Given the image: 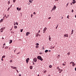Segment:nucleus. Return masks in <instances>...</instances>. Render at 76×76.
Segmentation results:
<instances>
[{
  "instance_id": "40",
  "label": "nucleus",
  "mask_w": 76,
  "mask_h": 76,
  "mask_svg": "<svg viewBox=\"0 0 76 76\" xmlns=\"http://www.w3.org/2000/svg\"><path fill=\"white\" fill-rule=\"evenodd\" d=\"M74 11L73 10H72V13H73V12Z\"/></svg>"
},
{
  "instance_id": "3",
  "label": "nucleus",
  "mask_w": 76,
  "mask_h": 76,
  "mask_svg": "<svg viewBox=\"0 0 76 76\" xmlns=\"http://www.w3.org/2000/svg\"><path fill=\"white\" fill-rule=\"evenodd\" d=\"M11 67L13 69H17V68L16 67H13V66H11Z\"/></svg>"
},
{
  "instance_id": "55",
  "label": "nucleus",
  "mask_w": 76,
  "mask_h": 76,
  "mask_svg": "<svg viewBox=\"0 0 76 76\" xmlns=\"http://www.w3.org/2000/svg\"><path fill=\"white\" fill-rule=\"evenodd\" d=\"M34 15H35V14H36L35 12H34Z\"/></svg>"
},
{
  "instance_id": "27",
  "label": "nucleus",
  "mask_w": 76,
  "mask_h": 76,
  "mask_svg": "<svg viewBox=\"0 0 76 76\" xmlns=\"http://www.w3.org/2000/svg\"><path fill=\"white\" fill-rule=\"evenodd\" d=\"M68 5H69V3H68L67 4H66V7H67V6H68Z\"/></svg>"
},
{
  "instance_id": "24",
  "label": "nucleus",
  "mask_w": 76,
  "mask_h": 76,
  "mask_svg": "<svg viewBox=\"0 0 76 76\" xmlns=\"http://www.w3.org/2000/svg\"><path fill=\"white\" fill-rule=\"evenodd\" d=\"M49 67L50 68H51V67H52V65H50L49 66Z\"/></svg>"
},
{
  "instance_id": "34",
  "label": "nucleus",
  "mask_w": 76,
  "mask_h": 76,
  "mask_svg": "<svg viewBox=\"0 0 76 76\" xmlns=\"http://www.w3.org/2000/svg\"><path fill=\"white\" fill-rule=\"evenodd\" d=\"M13 61H12V60H11L10 61V63H12V62Z\"/></svg>"
},
{
  "instance_id": "4",
  "label": "nucleus",
  "mask_w": 76,
  "mask_h": 76,
  "mask_svg": "<svg viewBox=\"0 0 76 76\" xmlns=\"http://www.w3.org/2000/svg\"><path fill=\"white\" fill-rule=\"evenodd\" d=\"M29 58H27L26 59V63H27V64H28V61H29Z\"/></svg>"
},
{
  "instance_id": "49",
  "label": "nucleus",
  "mask_w": 76,
  "mask_h": 76,
  "mask_svg": "<svg viewBox=\"0 0 76 76\" xmlns=\"http://www.w3.org/2000/svg\"><path fill=\"white\" fill-rule=\"evenodd\" d=\"M32 63H33V64H35V63H34V62L33 61Z\"/></svg>"
},
{
  "instance_id": "10",
  "label": "nucleus",
  "mask_w": 76,
  "mask_h": 76,
  "mask_svg": "<svg viewBox=\"0 0 76 76\" xmlns=\"http://www.w3.org/2000/svg\"><path fill=\"white\" fill-rule=\"evenodd\" d=\"M74 2H72V3L73 4H75V3H76V1H75V0H72Z\"/></svg>"
},
{
  "instance_id": "14",
  "label": "nucleus",
  "mask_w": 76,
  "mask_h": 76,
  "mask_svg": "<svg viewBox=\"0 0 76 76\" xmlns=\"http://www.w3.org/2000/svg\"><path fill=\"white\" fill-rule=\"evenodd\" d=\"M63 71V70L62 69H61L60 70V71L59 72V73H61L62 72V71Z\"/></svg>"
},
{
  "instance_id": "60",
  "label": "nucleus",
  "mask_w": 76,
  "mask_h": 76,
  "mask_svg": "<svg viewBox=\"0 0 76 76\" xmlns=\"http://www.w3.org/2000/svg\"><path fill=\"white\" fill-rule=\"evenodd\" d=\"M71 5H72V3H71Z\"/></svg>"
},
{
  "instance_id": "6",
  "label": "nucleus",
  "mask_w": 76,
  "mask_h": 76,
  "mask_svg": "<svg viewBox=\"0 0 76 76\" xmlns=\"http://www.w3.org/2000/svg\"><path fill=\"white\" fill-rule=\"evenodd\" d=\"M64 37H69L68 34H64Z\"/></svg>"
},
{
  "instance_id": "36",
  "label": "nucleus",
  "mask_w": 76,
  "mask_h": 76,
  "mask_svg": "<svg viewBox=\"0 0 76 76\" xmlns=\"http://www.w3.org/2000/svg\"><path fill=\"white\" fill-rule=\"evenodd\" d=\"M70 62V64H72H72L73 63V62Z\"/></svg>"
},
{
  "instance_id": "18",
  "label": "nucleus",
  "mask_w": 76,
  "mask_h": 76,
  "mask_svg": "<svg viewBox=\"0 0 76 76\" xmlns=\"http://www.w3.org/2000/svg\"><path fill=\"white\" fill-rule=\"evenodd\" d=\"M67 55H68V56H69V55L70 54V52H69L68 53H67Z\"/></svg>"
},
{
  "instance_id": "5",
  "label": "nucleus",
  "mask_w": 76,
  "mask_h": 76,
  "mask_svg": "<svg viewBox=\"0 0 76 76\" xmlns=\"http://www.w3.org/2000/svg\"><path fill=\"white\" fill-rule=\"evenodd\" d=\"M29 34H30V32H27L26 33V36H28V35H29Z\"/></svg>"
},
{
  "instance_id": "37",
  "label": "nucleus",
  "mask_w": 76,
  "mask_h": 76,
  "mask_svg": "<svg viewBox=\"0 0 76 76\" xmlns=\"http://www.w3.org/2000/svg\"><path fill=\"white\" fill-rule=\"evenodd\" d=\"M23 31V29L21 30H20L21 32H22Z\"/></svg>"
},
{
  "instance_id": "13",
  "label": "nucleus",
  "mask_w": 76,
  "mask_h": 76,
  "mask_svg": "<svg viewBox=\"0 0 76 76\" xmlns=\"http://www.w3.org/2000/svg\"><path fill=\"white\" fill-rule=\"evenodd\" d=\"M47 30V28L45 27L43 30V31H45Z\"/></svg>"
},
{
  "instance_id": "7",
  "label": "nucleus",
  "mask_w": 76,
  "mask_h": 76,
  "mask_svg": "<svg viewBox=\"0 0 76 76\" xmlns=\"http://www.w3.org/2000/svg\"><path fill=\"white\" fill-rule=\"evenodd\" d=\"M72 66H73V67H74L75 66V65H76V64H75V63H74V62H72Z\"/></svg>"
},
{
  "instance_id": "1",
  "label": "nucleus",
  "mask_w": 76,
  "mask_h": 76,
  "mask_svg": "<svg viewBox=\"0 0 76 76\" xmlns=\"http://www.w3.org/2000/svg\"><path fill=\"white\" fill-rule=\"evenodd\" d=\"M37 58V59H38L39 60H40L41 61H42L43 60V59L42 58L41 56H38Z\"/></svg>"
},
{
  "instance_id": "41",
  "label": "nucleus",
  "mask_w": 76,
  "mask_h": 76,
  "mask_svg": "<svg viewBox=\"0 0 76 76\" xmlns=\"http://www.w3.org/2000/svg\"><path fill=\"white\" fill-rule=\"evenodd\" d=\"M67 18H68V19H69V15L67 16Z\"/></svg>"
},
{
  "instance_id": "15",
  "label": "nucleus",
  "mask_w": 76,
  "mask_h": 76,
  "mask_svg": "<svg viewBox=\"0 0 76 76\" xmlns=\"http://www.w3.org/2000/svg\"><path fill=\"white\" fill-rule=\"evenodd\" d=\"M3 21V19H1V20L0 21V23H1V22H2Z\"/></svg>"
},
{
  "instance_id": "22",
  "label": "nucleus",
  "mask_w": 76,
  "mask_h": 76,
  "mask_svg": "<svg viewBox=\"0 0 76 76\" xmlns=\"http://www.w3.org/2000/svg\"><path fill=\"white\" fill-rule=\"evenodd\" d=\"M17 28V26H14L15 29H16Z\"/></svg>"
},
{
  "instance_id": "31",
  "label": "nucleus",
  "mask_w": 76,
  "mask_h": 76,
  "mask_svg": "<svg viewBox=\"0 0 76 76\" xmlns=\"http://www.w3.org/2000/svg\"><path fill=\"white\" fill-rule=\"evenodd\" d=\"M32 16H33V14H31V17L32 18Z\"/></svg>"
},
{
  "instance_id": "61",
  "label": "nucleus",
  "mask_w": 76,
  "mask_h": 76,
  "mask_svg": "<svg viewBox=\"0 0 76 76\" xmlns=\"http://www.w3.org/2000/svg\"><path fill=\"white\" fill-rule=\"evenodd\" d=\"M38 36H39V37H40V34H39Z\"/></svg>"
},
{
  "instance_id": "45",
  "label": "nucleus",
  "mask_w": 76,
  "mask_h": 76,
  "mask_svg": "<svg viewBox=\"0 0 76 76\" xmlns=\"http://www.w3.org/2000/svg\"><path fill=\"white\" fill-rule=\"evenodd\" d=\"M16 24H17V25H18V23H16Z\"/></svg>"
},
{
  "instance_id": "21",
  "label": "nucleus",
  "mask_w": 76,
  "mask_h": 76,
  "mask_svg": "<svg viewBox=\"0 0 76 76\" xmlns=\"http://www.w3.org/2000/svg\"><path fill=\"white\" fill-rule=\"evenodd\" d=\"M30 69H32V66H31L30 67Z\"/></svg>"
},
{
  "instance_id": "30",
  "label": "nucleus",
  "mask_w": 76,
  "mask_h": 76,
  "mask_svg": "<svg viewBox=\"0 0 76 76\" xmlns=\"http://www.w3.org/2000/svg\"><path fill=\"white\" fill-rule=\"evenodd\" d=\"M36 37H38V34H36Z\"/></svg>"
},
{
  "instance_id": "19",
  "label": "nucleus",
  "mask_w": 76,
  "mask_h": 76,
  "mask_svg": "<svg viewBox=\"0 0 76 76\" xmlns=\"http://www.w3.org/2000/svg\"><path fill=\"white\" fill-rule=\"evenodd\" d=\"M9 48L7 46H6L5 48V49H7V48Z\"/></svg>"
},
{
  "instance_id": "38",
  "label": "nucleus",
  "mask_w": 76,
  "mask_h": 76,
  "mask_svg": "<svg viewBox=\"0 0 76 76\" xmlns=\"http://www.w3.org/2000/svg\"><path fill=\"white\" fill-rule=\"evenodd\" d=\"M63 66H66V64H63Z\"/></svg>"
},
{
  "instance_id": "20",
  "label": "nucleus",
  "mask_w": 76,
  "mask_h": 76,
  "mask_svg": "<svg viewBox=\"0 0 76 76\" xmlns=\"http://www.w3.org/2000/svg\"><path fill=\"white\" fill-rule=\"evenodd\" d=\"M49 41H51V38L50 37V36H49Z\"/></svg>"
},
{
  "instance_id": "42",
  "label": "nucleus",
  "mask_w": 76,
  "mask_h": 76,
  "mask_svg": "<svg viewBox=\"0 0 76 76\" xmlns=\"http://www.w3.org/2000/svg\"><path fill=\"white\" fill-rule=\"evenodd\" d=\"M46 72H47V71H44V73H46Z\"/></svg>"
},
{
  "instance_id": "23",
  "label": "nucleus",
  "mask_w": 76,
  "mask_h": 76,
  "mask_svg": "<svg viewBox=\"0 0 76 76\" xmlns=\"http://www.w3.org/2000/svg\"><path fill=\"white\" fill-rule=\"evenodd\" d=\"M48 50H46L45 51V53H47V52H48Z\"/></svg>"
},
{
  "instance_id": "59",
  "label": "nucleus",
  "mask_w": 76,
  "mask_h": 76,
  "mask_svg": "<svg viewBox=\"0 0 76 76\" xmlns=\"http://www.w3.org/2000/svg\"><path fill=\"white\" fill-rule=\"evenodd\" d=\"M37 35H39V33H38L37 34Z\"/></svg>"
},
{
  "instance_id": "25",
  "label": "nucleus",
  "mask_w": 76,
  "mask_h": 76,
  "mask_svg": "<svg viewBox=\"0 0 76 76\" xmlns=\"http://www.w3.org/2000/svg\"><path fill=\"white\" fill-rule=\"evenodd\" d=\"M29 3H32V1H31V0H29Z\"/></svg>"
},
{
  "instance_id": "47",
  "label": "nucleus",
  "mask_w": 76,
  "mask_h": 76,
  "mask_svg": "<svg viewBox=\"0 0 76 76\" xmlns=\"http://www.w3.org/2000/svg\"><path fill=\"white\" fill-rule=\"evenodd\" d=\"M60 57V55H58L57 57Z\"/></svg>"
},
{
  "instance_id": "32",
  "label": "nucleus",
  "mask_w": 76,
  "mask_h": 76,
  "mask_svg": "<svg viewBox=\"0 0 76 76\" xmlns=\"http://www.w3.org/2000/svg\"><path fill=\"white\" fill-rule=\"evenodd\" d=\"M15 70H16L17 73H19V71H18V70H17L16 69Z\"/></svg>"
},
{
  "instance_id": "11",
  "label": "nucleus",
  "mask_w": 76,
  "mask_h": 76,
  "mask_svg": "<svg viewBox=\"0 0 76 76\" xmlns=\"http://www.w3.org/2000/svg\"><path fill=\"white\" fill-rule=\"evenodd\" d=\"M12 42V40H10L9 44H11Z\"/></svg>"
},
{
  "instance_id": "29",
  "label": "nucleus",
  "mask_w": 76,
  "mask_h": 76,
  "mask_svg": "<svg viewBox=\"0 0 76 76\" xmlns=\"http://www.w3.org/2000/svg\"><path fill=\"white\" fill-rule=\"evenodd\" d=\"M58 24L56 28V29H57V28H58Z\"/></svg>"
},
{
  "instance_id": "63",
  "label": "nucleus",
  "mask_w": 76,
  "mask_h": 76,
  "mask_svg": "<svg viewBox=\"0 0 76 76\" xmlns=\"http://www.w3.org/2000/svg\"><path fill=\"white\" fill-rule=\"evenodd\" d=\"M75 18H76V15L75 16Z\"/></svg>"
},
{
  "instance_id": "56",
  "label": "nucleus",
  "mask_w": 76,
  "mask_h": 76,
  "mask_svg": "<svg viewBox=\"0 0 76 76\" xmlns=\"http://www.w3.org/2000/svg\"><path fill=\"white\" fill-rule=\"evenodd\" d=\"M9 15H7V18H8V17H9Z\"/></svg>"
},
{
  "instance_id": "62",
  "label": "nucleus",
  "mask_w": 76,
  "mask_h": 76,
  "mask_svg": "<svg viewBox=\"0 0 76 76\" xmlns=\"http://www.w3.org/2000/svg\"><path fill=\"white\" fill-rule=\"evenodd\" d=\"M49 51L50 52H51V50H49Z\"/></svg>"
},
{
  "instance_id": "26",
  "label": "nucleus",
  "mask_w": 76,
  "mask_h": 76,
  "mask_svg": "<svg viewBox=\"0 0 76 76\" xmlns=\"http://www.w3.org/2000/svg\"><path fill=\"white\" fill-rule=\"evenodd\" d=\"M16 0H13V3H15V2L16 1Z\"/></svg>"
},
{
  "instance_id": "39",
  "label": "nucleus",
  "mask_w": 76,
  "mask_h": 76,
  "mask_svg": "<svg viewBox=\"0 0 76 76\" xmlns=\"http://www.w3.org/2000/svg\"><path fill=\"white\" fill-rule=\"evenodd\" d=\"M8 3L9 4H10V1H8Z\"/></svg>"
},
{
  "instance_id": "48",
  "label": "nucleus",
  "mask_w": 76,
  "mask_h": 76,
  "mask_svg": "<svg viewBox=\"0 0 76 76\" xmlns=\"http://www.w3.org/2000/svg\"><path fill=\"white\" fill-rule=\"evenodd\" d=\"M42 49L43 50H44V47H42Z\"/></svg>"
},
{
  "instance_id": "51",
  "label": "nucleus",
  "mask_w": 76,
  "mask_h": 76,
  "mask_svg": "<svg viewBox=\"0 0 76 76\" xmlns=\"http://www.w3.org/2000/svg\"><path fill=\"white\" fill-rule=\"evenodd\" d=\"M2 48L4 49V46H3Z\"/></svg>"
},
{
  "instance_id": "53",
  "label": "nucleus",
  "mask_w": 76,
  "mask_h": 76,
  "mask_svg": "<svg viewBox=\"0 0 76 76\" xmlns=\"http://www.w3.org/2000/svg\"><path fill=\"white\" fill-rule=\"evenodd\" d=\"M38 32L39 33V32H40V30H39V31Z\"/></svg>"
},
{
  "instance_id": "35",
  "label": "nucleus",
  "mask_w": 76,
  "mask_h": 76,
  "mask_svg": "<svg viewBox=\"0 0 76 76\" xmlns=\"http://www.w3.org/2000/svg\"><path fill=\"white\" fill-rule=\"evenodd\" d=\"M10 10V8L9 7V8H8V10H7L8 11H9V10Z\"/></svg>"
},
{
  "instance_id": "12",
  "label": "nucleus",
  "mask_w": 76,
  "mask_h": 76,
  "mask_svg": "<svg viewBox=\"0 0 76 76\" xmlns=\"http://www.w3.org/2000/svg\"><path fill=\"white\" fill-rule=\"evenodd\" d=\"M73 31H74V30H72L71 31V35H72V34H73Z\"/></svg>"
},
{
  "instance_id": "16",
  "label": "nucleus",
  "mask_w": 76,
  "mask_h": 76,
  "mask_svg": "<svg viewBox=\"0 0 76 76\" xmlns=\"http://www.w3.org/2000/svg\"><path fill=\"white\" fill-rule=\"evenodd\" d=\"M56 7H56V6H54V7L53 8H54V10H56Z\"/></svg>"
},
{
  "instance_id": "33",
  "label": "nucleus",
  "mask_w": 76,
  "mask_h": 76,
  "mask_svg": "<svg viewBox=\"0 0 76 76\" xmlns=\"http://www.w3.org/2000/svg\"><path fill=\"white\" fill-rule=\"evenodd\" d=\"M5 56H3L2 57V58H4L5 57Z\"/></svg>"
},
{
  "instance_id": "9",
  "label": "nucleus",
  "mask_w": 76,
  "mask_h": 76,
  "mask_svg": "<svg viewBox=\"0 0 76 76\" xmlns=\"http://www.w3.org/2000/svg\"><path fill=\"white\" fill-rule=\"evenodd\" d=\"M4 30V29L3 28H1L0 30L1 31V32H3V31Z\"/></svg>"
},
{
  "instance_id": "28",
  "label": "nucleus",
  "mask_w": 76,
  "mask_h": 76,
  "mask_svg": "<svg viewBox=\"0 0 76 76\" xmlns=\"http://www.w3.org/2000/svg\"><path fill=\"white\" fill-rule=\"evenodd\" d=\"M36 45H39V44H38V43H37L36 44Z\"/></svg>"
},
{
  "instance_id": "57",
  "label": "nucleus",
  "mask_w": 76,
  "mask_h": 76,
  "mask_svg": "<svg viewBox=\"0 0 76 76\" xmlns=\"http://www.w3.org/2000/svg\"><path fill=\"white\" fill-rule=\"evenodd\" d=\"M75 71H76V68H75Z\"/></svg>"
},
{
  "instance_id": "17",
  "label": "nucleus",
  "mask_w": 76,
  "mask_h": 76,
  "mask_svg": "<svg viewBox=\"0 0 76 76\" xmlns=\"http://www.w3.org/2000/svg\"><path fill=\"white\" fill-rule=\"evenodd\" d=\"M36 48H39V46H38V45H36Z\"/></svg>"
},
{
  "instance_id": "44",
  "label": "nucleus",
  "mask_w": 76,
  "mask_h": 76,
  "mask_svg": "<svg viewBox=\"0 0 76 76\" xmlns=\"http://www.w3.org/2000/svg\"><path fill=\"white\" fill-rule=\"evenodd\" d=\"M54 8L53 7V9H52V10L51 11H53V10H54Z\"/></svg>"
},
{
  "instance_id": "8",
  "label": "nucleus",
  "mask_w": 76,
  "mask_h": 76,
  "mask_svg": "<svg viewBox=\"0 0 76 76\" xmlns=\"http://www.w3.org/2000/svg\"><path fill=\"white\" fill-rule=\"evenodd\" d=\"M17 10H18V11H20V10H21V8H19H19H18V7H17Z\"/></svg>"
},
{
  "instance_id": "50",
  "label": "nucleus",
  "mask_w": 76,
  "mask_h": 76,
  "mask_svg": "<svg viewBox=\"0 0 76 76\" xmlns=\"http://www.w3.org/2000/svg\"><path fill=\"white\" fill-rule=\"evenodd\" d=\"M2 61H3V58H2L1 59Z\"/></svg>"
},
{
  "instance_id": "54",
  "label": "nucleus",
  "mask_w": 76,
  "mask_h": 76,
  "mask_svg": "<svg viewBox=\"0 0 76 76\" xmlns=\"http://www.w3.org/2000/svg\"><path fill=\"white\" fill-rule=\"evenodd\" d=\"M48 19H51V17H49Z\"/></svg>"
},
{
  "instance_id": "2",
  "label": "nucleus",
  "mask_w": 76,
  "mask_h": 76,
  "mask_svg": "<svg viewBox=\"0 0 76 76\" xmlns=\"http://www.w3.org/2000/svg\"><path fill=\"white\" fill-rule=\"evenodd\" d=\"M33 61L34 62H36L37 61V58H35L33 59Z\"/></svg>"
},
{
  "instance_id": "64",
  "label": "nucleus",
  "mask_w": 76,
  "mask_h": 76,
  "mask_svg": "<svg viewBox=\"0 0 76 76\" xmlns=\"http://www.w3.org/2000/svg\"><path fill=\"white\" fill-rule=\"evenodd\" d=\"M48 76H50V75H49Z\"/></svg>"
},
{
  "instance_id": "46",
  "label": "nucleus",
  "mask_w": 76,
  "mask_h": 76,
  "mask_svg": "<svg viewBox=\"0 0 76 76\" xmlns=\"http://www.w3.org/2000/svg\"><path fill=\"white\" fill-rule=\"evenodd\" d=\"M6 45V44H5V43H4V44L3 45L4 46V45Z\"/></svg>"
},
{
  "instance_id": "58",
  "label": "nucleus",
  "mask_w": 76,
  "mask_h": 76,
  "mask_svg": "<svg viewBox=\"0 0 76 76\" xmlns=\"http://www.w3.org/2000/svg\"><path fill=\"white\" fill-rule=\"evenodd\" d=\"M19 76H21V75L20 74V75H19Z\"/></svg>"
},
{
  "instance_id": "43",
  "label": "nucleus",
  "mask_w": 76,
  "mask_h": 76,
  "mask_svg": "<svg viewBox=\"0 0 76 76\" xmlns=\"http://www.w3.org/2000/svg\"><path fill=\"white\" fill-rule=\"evenodd\" d=\"M20 54V52H19L17 53V54Z\"/></svg>"
},
{
  "instance_id": "52",
  "label": "nucleus",
  "mask_w": 76,
  "mask_h": 76,
  "mask_svg": "<svg viewBox=\"0 0 76 76\" xmlns=\"http://www.w3.org/2000/svg\"><path fill=\"white\" fill-rule=\"evenodd\" d=\"M60 69H58V71H60Z\"/></svg>"
}]
</instances>
